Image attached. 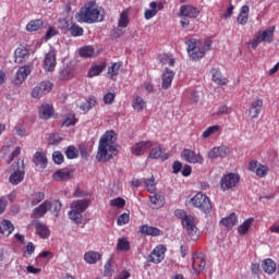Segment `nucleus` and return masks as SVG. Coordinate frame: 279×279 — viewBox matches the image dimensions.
I'll list each match as a JSON object with an SVG mask.
<instances>
[{
  "label": "nucleus",
  "mask_w": 279,
  "mask_h": 279,
  "mask_svg": "<svg viewBox=\"0 0 279 279\" xmlns=\"http://www.w3.org/2000/svg\"><path fill=\"white\" fill-rule=\"evenodd\" d=\"M117 156V133L107 131L99 140L96 159L98 162H108Z\"/></svg>",
  "instance_id": "nucleus-1"
},
{
  "label": "nucleus",
  "mask_w": 279,
  "mask_h": 279,
  "mask_svg": "<svg viewBox=\"0 0 279 279\" xmlns=\"http://www.w3.org/2000/svg\"><path fill=\"white\" fill-rule=\"evenodd\" d=\"M75 19L77 23H87L90 25L93 23H101L104 21V14H101V10L95 1H89L80 9Z\"/></svg>",
  "instance_id": "nucleus-2"
},
{
  "label": "nucleus",
  "mask_w": 279,
  "mask_h": 279,
  "mask_svg": "<svg viewBox=\"0 0 279 279\" xmlns=\"http://www.w3.org/2000/svg\"><path fill=\"white\" fill-rule=\"evenodd\" d=\"M88 206H90V199L88 198L74 201L69 211L70 219L80 226L82 223V214L86 213Z\"/></svg>",
  "instance_id": "nucleus-3"
},
{
  "label": "nucleus",
  "mask_w": 279,
  "mask_h": 279,
  "mask_svg": "<svg viewBox=\"0 0 279 279\" xmlns=\"http://www.w3.org/2000/svg\"><path fill=\"white\" fill-rule=\"evenodd\" d=\"M185 45H187V53L194 62H197L206 56V48L204 47V43L202 40L192 38L189 39Z\"/></svg>",
  "instance_id": "nucleus-4"
},
{
  "label": "nucleus",
  "mask_w": 279,
  "mask_h": 279,
  "mask_svg": "<svg viewBox=\"0 0 279 279\" xmlns=\"http://www.w3.org/2000/svg\"><path fill=\"white\" fill-rule=\"evenodd\" d=\"M194 208H199L205 215H208L213 211V203H210V198L206 196V194L198 192L191 199Z\"/></svg>",
  "instance_id": "nucleus-5"
},
{
  "label": "nucleus",
  "mask_w": 279,
  "mask_h": 279,
  "mask_svg": "<svg viewBox=\"0 0 279 279\" xmlns=\"http://www.w3.org/2000/svg\"><path fill=\"white\" fill-rule=\"evenodd\" d=\"M51 90H53V83L44 81L33 88L31 97H33V99H40V97H45V95H48Z\"/></svg>",
  "instance_id": "nucleus-6"
},
{
  "label": "nucleus",
  "mask_w": 279,
  "mask_h": 279,
  "mask_svg": "<svg viewBox=\"0 0 279 279\" xmlns=\"http://www.w3.org/2000/svg\"><path fill=\"white\" fill-rule=\"evenodd\" d=\"M182 226L185 228L189 236H191L192 241H197L199 236V230H197V227L195 226V218L191 215H187L182 220Z\"/></svg>",
  "instance_id": "nucleus-7"
},
{
  "label": "nucleus",
  "mask_w": 279,
  "mask_h": 279,
  "mask_svg": "<svg viewBox=\"0 0 279 279\" xmlns=\"http://www.w3.org/2000/svg\"><path fill=\"white\" fill-rule=\"evenodd\" d=\"M181 158L189 162L190 165H203L204 163V156L199 153H195V150L185 148L181 153Z\"/></svg>",
  "instance_id": "nucleus-8"
},
{
  "label": "nucleus",
  "mask_w": 279,
  "mask_h": 279,
  "mask_svg": "<svg viewBox=\"0 0 279 279\" xmlns=\"http://www.w3.org/2000/svg\"><path fill=\"white\" fill-rule=\"evenodd\" d=\"M13 169H16V171L10 175L9 182H11V184H21L25 178V166L23 160H19L15 165H13Z\"/></svg>",
  "instance_id": "nucleus-9"
},
{
  "label": "nucleus",
  "mask_w": 279,
  "mask_h": 279,
  "mask_svg": "<svg viewBox=\"0 0 279 279\" xmlns=\"http://www.w3.org/2000/svg\"><path fill=\"white\" fill-rule=\"evenodd\" d=\"M239 182H241V177H239V174L228 173L221 178L220 186L222 191H230V189H234Z\"/></svg>",
  "instance_id": "nucleus-10"
},
{
  "label": "nucleus",
  "mask_w": 279,
  "mask_h": 279,
  "mask_svg": "<svg viewBox=\"0 0 279 279\" xmlns=\"http://www.w3.org/2000/svg\"><path fill=\"white\" fill-rule=\"evenodd\" d=\"M153 147H154L153 141H142V142L135 143L131 147V154H133V156H144V154L148 151V149H151Z\"/></svg>",
  "instance_id": "nucleus-11"
},
{
  "label": "nucleus",
  "mask_w": 279,
  "mask_h": 279,
  "mask_svg": "<svg viewBox=\"0 0 279 279\" xmlns=\"http://www.w3.org/2000/svg\"><path fill=\"white\" fill-rule=\"evenodd\" d=\"M29 60V49L27 47L20 45L14 51V62L15 64H23Z\"/></svg>",
  "instance_id": "nucleus-12"
},
{
  "label": "nucleus",
  "mask_w": 279,
  "mask_h": 279,
  "mask_svg": "<svg viewBox=\"0 0 279 279\" xmlns=\"http://www.w3.org/2000/svg\"><path fill=\"white\" fill-rule=\"evenodd\" d=\"M167 252V247L165 245H157L149 255V262L155 263V265L160 264L165 260V253Z\"/></svg>",
  "instance_id": "nucleus-13"
},
{
  "label": "nucleus",
  "mask_w": 279,
  "mask_h": 279,
  "mask_svg": "<svg viewBox=\"0 0 279 279\" xmlns=\"http://www.w3.org/2000/svg\"><path fill=\"white\" fill-rule=\"evenodd\" d=\"M56 50L51 49L45 56L44 70L47 71V73H52V71H56Z\"/></svg>",
  "instance_id": "nucleus-14"
},
{
  "label": "nucleus",
  "mask_w": 279,
  "mask_h": 279,
  "mask_svg": "<svg viewBox=\"0 0 279 279\" xmlns=\"http://www.w3.org/2000/svg\"><path fill=\"white\" fill-rule=\"evenodd\" d=\"M248 171L256 172L258 178H265L269 173V167L258 163V161H251L248 163Z\"/></svg>",
  "instance_id": "nucleus-15"
},
{
  "label": "nucleus",
  "mask_w": 279,
  "mask_h": 279,
  "mask_svg": "<svg viewBox=\"0 0 279 279\" xmlns=\"http://www.w3.org/2000/svg\"><path fill=\"white\" fill-rule=\"evenodd\" d=\"M229 154L230 148L228 146L214 147L209 150L208 158H210V160H217V158H226Z\"/></svg>",
  "instance_id": "nucleus-16"
},
{
  "label": "nucleus",
  "mask_w": 279,
  "mask_h": 279,
  "mask_svg": "<svg viewBox=\"0 0 279 279\" xmlns=\"http://www.w3.org/2000/svg\"><path fill=\"white\" fill-rule=\"evenodd\" d=\"M179 16H185L187 19H197L199 16V11L197 8L191 4H184L180 8Z\"/></svg>",
  "instance_id": "nucleus-17"
},
{
  "label": "nucleus",
  "mask_w": 279,
  "mask_h": 279,
  "mask_svg": "<svg viewBox=\"0 0 279 279\" xmlns=\"http://www.w3.org/2000/svg\"><path fill=\"white\" fill-rule=\"evenodd\" d=\"M49 210H51V201H44L33 210V217H35V219H40V217H45Z\"/></svg>",
  "instance_id": "nucleus-18"
},
{
  "label": "nucleus",
  "mask_w": 279,
  "mask_h": 279,
  "mask_svg": "<svg viewBox=\"0 0 279 279\" xmlns=\"http://www.w3.org/2000/svg\"><path fill=\"white\" fill-rule=\"evenodd\" d=\"M148 158L151 160H169V154L165 151L162 146H157L150 149Z\"/></svg>",
  "instance_id": "nucleus-19"
},
{
  "label": "nucleus",
  "mask_w": 279,
  "mask_h": 279,
  "mask_svg": "<svg viewBox=\"0 0 279 279\" xmlns=\"http://www.w3.org/2000/svg\"><path fill=\"white\" fill-rule=\"evenodd\" d=\"M262 111H263V99L256 98L251 104V107L248 109V114L250 117H252V119H258Z\"/></svg>",
  "instance_id": "nucleus-20"
},
{
  "label": "nucleus",
  "mask_w": 279,
  "mask_h": 279,
  "mask_svg": "<svg viewBox=\"0 0 279 279\" xmlns=\"http://www.w3.org/2000/svg\"><path fill=\"white\" fill-rule=\"evenodd\" d=\"M174 77H175V72L169 70V68H166L161 76V80H162L161 86L163 90H169V88H171V84L173 83Z\"/></svg>",
  "instance_id": "nucleus-21"
},
{
  "label": "nucleus",
  "mask_w": 279,
  "mask_h": 279,
  "mask_svg": "<svg viewBox=\"0 0 279 279\" xmlns=\"http://www.w3.org/2000/svg\"><path fill=\"white\" fill-rule=\"evenodd\" d=\"M192 267L196 274H202L206 269V257L204 255L195 254L193 256Z\"/></svg>",
  "instance_id": "nucleus-22"
},
{
  "label": "nucleus",
  "mask_w": 279,
  "mask_h": 279,
  "mask_svg": "<svg viewBox=\"0 0 279 279\" xmlns=\"http://www.w3.org/2000/svg\"><path fill=\"white\" fill-rule=\"evenodd\" d=\"M275 33H276V26H269L265 31H259L257 35L259 36V40L262 43H268V45H270V43H274Z\"/></svg>",
  "instance_id": "nucleus-23"
},
{
  "label": "nucleus",
  "mask_w": 279,
  "mask_h": 279,
  "mask_svg": "<svg viewBox=\"0 0 279 279\" xmlns=\"http://www.w3.org/2000/svg\"><path fill=\"white\" fill-rule=\"evenodd\" d=\"M71 178H73V170L69 169H60L52 174V179L56 180V182H66V180H71Z\"/></svg>",
  "instance_id": "nucleus-24"
},
{
  "label": "nucleus",
  "mask_w": 279,
  "mask_h": 279,
  "mask_svg": "<svg viewBox=\"0 0 279 279\" xmlns=\"http://www.w3.org/2000/svg\"><path fill=\"white\" fill-rule=\"evenodd\" d=\"M39 118L44 119L45 121H48V119H51L53 117V113L56 112L53 107L49 104L41 105L38 109Z\"/></svg>",
  "instance_id": "nucleus-25"
},
{
  "label": "nucleus",
  "mask_w": 279,
  "mask_h": 279,
  "mask_svg": "<svg viewBox=\"0 0 279 279\" xmlns=\"http://www.w3.org/2000/svg\"><path fill=\"white\" fill-rule=\"evenodd\" d=\"M33 162L35 163V167H38L39 169H47V154L44 151H36L33 157Z\"/></svg>",
  "instance_id": "nucleus-26"
},
{
  "label": "nucleus",
  "mask_w": 279,
  "mask_h": 279,
  "mask_svg": "<svg viewBox=\"0 0 279 279\" xmlns=\"http://www.w3.org/2000/svg\"><path fill=\"white\" fill-rule=\"evenodd\" d=\"M29 73H32V69H29V65L21 66L15 74V84H21L22 82H25Z\"/></svg>",
  "instance_id": "nucleus-27"
},
{
  "label": "nucleus",
  "mask_w": 279,
  "mask_h": 279,
  "mask_svg": "<svg viewBox=\"0 0 279 279\" xmlns=\"http://www.w3.org/2000/svg\"><path fill=\"white\" fill-rule=\"evenodd\" d=\"M140 232L146 236H160V234H162V231L159 228L148 225L140 227Z\"/></svg>",
  "instance_id": "nucleus-28"
},
{
  "label": "nucleus",
  "mask_w": 279,
  "mask_h": 279,
  "mask_svg": "<svg viewBox=\"0 0 279 279\" xmlns=\"http://www.w3.org/2000/svg\"><path fill=\"white\" fill-rule=\"evenodd\" d=\"M150 207L154 210H158V208H162L165 206V196L162 194L156 193L153 196H149Z\"/></svg>",
  "instance_id": "nucleus-29"
},
{
  "label": "nucleus",
  "mask_w": 279,
  "mask_h": 279,
  "mask_svg": "<svg viewBox=\"0 0 279 279\" xmlns=\"http://www.w3.org/2000/svg\"><path fill=\"white\" fill-rule=\"evenodd\" d=\"M210 74L213 82H215V84H218V86H226L228 84V78L221 75V70L211 69Z\"/></svg>",
  "instance_id": "nucleus-30"
},
{
  "label": "nucleus",
  "mask_w": 279,
  "mask_h": 279,
  "mask_svg": "<svg viewBox=\"0 0 279 279\" xmlns=\"http://www.w3.org/2000/svg\"><path fill=\"white\" fill-rule=\"evenodd\" d=\"M13 232H14V225L12 223V221L8 219H3L0 222V233H2L3 236H10V234H12Z\"/></svg>",
  "instance_id": "nucleus-31"
},
{
  "label": "nucleus",
  "mask_w": 279,
  "mask_h": 279,
  "mask_svg": "<svg viewBox=\"0 0 279 279\" xmlns=\"http://www.w3.org/2000/svg\"><path fill=\"white\" fill-rule=\"evenodd\" d=\"M149 8L144 12V19H146V21H149L151 19H154V16H156L158 14V10H160V4H158V2L153 1L149 3Z\"/></svg>",
  "instance_id": "nucleus-32"
},
{
  "label": "nucleus",
  "mask_w": 279,
  "mask_h": 279,
  "mask_svg": "<svg viewBox=\"0 0 279 279\" xmlns=\"http://www.w3.org/2000/svg\"><path fill=\"white\" fill-rule=\"evenodd\" d=\"M34 226H35L36 234H38L40 239H47V236H49V228L47 227V225L36 220Z\"/></svg>",
  "instance_id": "nucleus-33"
},
{
  "label": "nucleus",
  "mask_w": 279,
  "mask_h": 279,
  "mask_svg": "<svg viewBox=\"0 0 279 279\" xmlns=\"http://www.w3.org/2000/svg\"><path fill=\"white\" fill-rule=\"evenodd\" d=\"M84 260L88 265H95L98 260H101V254L99 252L89 251L84 254Z\"/></svg>",
  "instance_id": "nucleus-34"
},
{
  "label": "nucleus",
  "mask_w": 279,
  "mask_h": 279,
  "mask_svg": "<svg viewBox=\"0 0 279 279\" xmlns=\"http://www.w3.org/2000/svg\"><path fill=\"white\" fill-rule=\"evenodd\" d=\"M247 21H250V7L243 5L238 15V23L240 25H245L247 24Z\"/></svg>",
  "instance_id": "nucleus-35"
},
{
  "label": "nucleus",
  "mask_w": 279,
  "mask_h": 279,
  "mask_svg": "<svg viewBox=\"0 0 279 279\" xmlns=\"http://www.w3.org/2000/svg\"><path fill=\"white\" fill-rule=\"evenodd\" d=\"M262 269L268 275L276 274V262L271 258L265 259L262 263Z\"/></svg>",
  "instance_id": "nucleus-36"
},
{
  "label": "nucleus",
  "mask_w": 279,
  "mask_h": 279,
  "mask_svg": "<svg viewBox=\"0 0 279 279\" xmlns=\"http://www.w3.org/2000/svg\"><path fill=\"white\" fill-rule=\"evenodd\" d=\"M238 219H236V214H230L228 217L222 218L220 220V223H222V226H225L226 228L232 229L234 228V226H236L238 223Z\"/></svg>",
  "instance_id": "nucleus-37"
},
{
  "label": "nucleus",
  "mask_w": 279,
  "mask_h": 279,
  "mask_svg": "<svg viewBox=\"0 0 279 279\" xmlns=\"http://www.w3.org/2000/svg\"><path fill=\"white\" fill-rule=\"evenodd\" d=\"M132 107L133 110H135L136 112H143V110L147 108V102H145V99H143V97L137 96L134 98Z\"/></svg>",
  "instance_id": "nucleus-38"
},
{
  "label": "nucleus",
  "mask_w": 279,
  "mask_h": 279,
  "mask_svg": "<svg viewBox=\"0 0 279 279\" xmlns=\"http://www.w3.org/2000/svg\"><path fill=\"white\" fill-rule=\"evenodd\" d=\"M142 183L148 193H156V178L154 175L149 179H142Z\"/></svg>",
  "instance_id": "nucleus-39"
},
{
  "label": "nucleus",
  "mask_w": 279,
  "mask_h": 279,
  "mask_svg": "<svg viewBox=\"0 0 279 279\" xmlns=\"http://www.w3.org/2000/svg\"><path fill=\"white\" fill-rule=\"evenodd\" d=\"M117 250L118 252H130V250H132V246L128 238L118 239Z\"/></svg>",
  "instance_id": "nucleus-40"
},
{
  "label": "nucleus",
  "mask_w": 279,
  "mask_h": 279,
  "mask_svg": "<svg viewBox=\"0 0 279 279\" xmlns=\"http://www.w3.org/2000/svg\"><path fill=\"white\" fill-rule=\"evenodd\" d=\"M254 223V218L246 219L242 225L238 228V233L243 236L246 232H250V228H252V225Z\"/></svg>",
  "instance_id": "nucleus-41"
},
{
  "label": "nucleus",
  "mask_w": 279,
  "mask_h": 279,
  "mask_svg": "<svg viewBox=\"0 0 279 279\" xmlns=\"http://www.w3.org/2000/svg\"><path fill=\"white\" fill-rule=\"evenodd\" d=\"M130 11L129 10H124L121 12L120 14V19L118 21V27H122L125 28L128 27V25H130Z\"/></svg>",
  "instance_id": "nucleus-42"
},
{
  "label": "nucleus",
  "mask_w": 279,
  "mask_h": 279,
  "mask_svg": "<svg viewBox=\"0 0 279 279\" xmlns=\"http://www.w3.org/2000/svg\"><path fill=\"white\" fill-rule=\"evenodd\" d=\"M121 62L112 63L108 69V75H110L111 80L116 81L117 75H119V71L121 70Z\"/></svg>",
  "instance_id": "nucleus-43"
},
{
  "label": "nucleus",
  "mask_w": 279,
  "mask_h": 279,
  "mask_svg": "<svg viewBox=\"0 0 279 279\" xmlns=\"http://www.w3.org/2000/svg\"><path fill=\"white\" fill-rule=\"evenodd\" d=\"M69 32L71 34V36H73V38H77L80 36H84V28L75 23H73L70 27H69Z\"/></svg>",
  "instance_id": "nucleus-44"
},
{
  "label": "nucleus",
  "mask_w": 279,
  "mask_h": 279,
  "mask_svg": "<svg viewBox=\"0 0 279 279\" xmlns=\"http://www.w3.org/2000/svg\"><path fill=\"white\" fill-rule=\"evenodd\" d=\"M97 100L95 98H89L80 105V110L88 112V110H93V108H95Z\"/></svg>",
  "instance_id": "nucleus-45"
},
{
  "label": "nucleus",
  "mask_w": 279,
  "mask_h": 279,
  "mask_svg": "<svg viewBox=\"0 0 279 279\" xmlns=\"http://www.w3.org/2000/svg\"><path fill=\"white\" fill-rule=\"evenodd\" d=\"M159 62L161 64H169V66H175V59L169 53L160 54Z\"/></svg>",
  "instance_id": "nucleus-46"
},
{
  "label": "nucleus",
  "mask_w": 279,
  "mask_h": 279,
  "mask_svg": "<svg viewBox=\"0 0 279 279\" xmlns=\"http://www.w3.org/2000/svg\"><path fill=\"white\" fill-rule=\"evenodd\" d=\"M43 27V21L40 20H33L27 23L26 31L27 32H38Z\"/></svg>",
  "instance_id": "nucleus-47"
},
{
  "label": "nucleus",
  "mask_w": 279,
  "mask_h": 279,
  "mask_svg": "<svg viewBox=\"0 0 279 279\" xmlns=\"http://www.w3.org/2000/svg\"><path fill=\"white\" fill-rule=\"evenodd\" d=\"M104 69H106V64L92 65L87 73V77H96V75H100Z\"/></svg>",
  "instance_id": "nucleus-48"
},
{
  "label": "nucleus",
  "mask_w": 279,
  "mask_h": 279,
  "mask_svg": "<svg viewBox=\"0 0 279 279\" xmlns=\"http://www.w3.org/2000/svg\"><path fill=\"white\" fill-rule=\"evenodd\" d=\"M78 53L82 58H93L95 56V48L93 46H85L80 49Z\"/></svg>",
  "instance_id": "nucleus-49"
},
{
  "label": "nucleus",
  "mask_w": 279,
  "mask_h": 279,
  "mask_svg": "<svg viewBox=\"0 0 279 279\" xmlns=\"http://www.w3.org/2000/svg\"><path fill=\"white\" fill-rule=\"evenodd\" d=\"M221 130L220 125H213L207 128L206 131L203 132L202 137L203 138H210V136H213V134H217V132H219Z\"/></svg>",
  "instance_id": "nucleus-50"
},
{
  "label": "nucleus",
  "mask_w": 279,
  "mask_h": 279,
  "mask_svg": "<svg viewBox=\"0 0 279 279\" xmlns=\"http://www.w3.org/2000/svg\"><path fill=\"white\" fill-rule=\"evenodd\" d=\"M65 156L69 160H74L80 156V150L75 146H69L65 150Z\"/></svg>",
  "instance_id": "nucleus-51"
},
{
  "label": "nucleus",
  "mask_w": 279,
  "mask_h": 279,
  "mask_svg": "<svg viewBox=\"0 0 279 279\" xmlns=\"http://www.w3.org/2000/svg\"><path fill=\"white\" fill-rule=\"evenodd\" d=\"M43 199H45V192H35L32 195L31 206H38Z\"/></svg>",
  "instance_id": "nucleus-52"
},
{
  "label": "nucleus",
  "mask_w": 279,
  "mask_h": 279,
  "mask_svg": "<svg viewBox=\"0 0 279 279\" xmlns=\"http://www.w3.org/2000/svg\"><path fill=\"white\" fill-rule=\"evenodd\" d=\"M185 99H187L190 104H197V101H199V94L195 90L187 92L185 94Z\"/></svg>",
  "instance_id": "nucleus-53"
},
{
  "label": "nucleus",
  "mask_w": 279,
  "mask_h": 279,
  "mask_svg": "<svg viewBox=\"0 0 279 279\" xmlns=\"http://www.w3.org/2000/svg\"><path fill=\"white\" fill-rule=\"evenodd\" d=\"M77 123V119L74 113H70L62 123L63 128H71V125H75Z\"/></svg>",
  "instance_id": "nucleus-54"
},
{
  "label": "nucleus",
  "mask_w": 279,
  "mask_h": 279,
  "mask_svg": "<svg viewBox=\"0 0 279 279\" xmlns=\"http://www.w3.org/2000/svg\"><path fill=\"white\" fill-rule=\"evenodd\" d=\"M110 206L113 208H124L125 207V199L122 197H117L110 201Z\"/></svg>",
  "instance_id": "nucleus-55"
},
{
  "label": "nucleus",
  "mask_w": 279,
  "mask_h": 279,
  "mask_svg": "<svg viewBox=\"0 0 279 279\" xmlns=\"http://www.w3.org/2000/svg\"><path fill=\"white\" fill-rule=\"evenodd\" d=\"M73 77V73L69 69H63L59 73V80L61 82H65L66 80H71Z\"/></svg>",
  "instance_id": "nucleus-56"
},
{
  "label": "nucleus",
  "mask_w": 279,
  "mask_h": 279,
  "mask_svg": "<svg viewBox=\"0 0 279 279\" xmlns=\"http://www.w3.org/2000/svg\"><path fill=\"white\" fill-rule=\"evenodd\" d=\"M118 226H126V223H130V214L124 213L118 217L117 220Z\"/></svg>",
  "instance_id": "nucleus-57"
},
{
  "label": "nucleus",
  "mask_w": 279,
  "mask_h": 279,
  "mask_svg": "<svg viewBox=\"0 0 279 279\" xmlns=\"http://www.w3.org/2000/svg\"><path fill=\"white\" fill-rule=\"evenodd\" d=\"M114 274V269H112V260L109 259L108 262H106L105 264V276L107 278H110V276H112Z\"/></svg>",
  "instance_id": "nucleus-58"
},
{
  "label": "nucleus",
  "mask_w": 279,
  "mask_h": 279,
  "mask_svg": "<svg viewBox=\"0 0 279 279\" xmlns=\"http://www.w3.org/2000/svg\"><path fill=\"white\" fill-rule=\"evenodd\" d=\"M117 98V94L116 93H107L102 100L104 104H106L107 106H110V104H113L114 99Z\"/></svg>",
  "instance_id": "nucleus-59"
},
{
  "label": "nucleus",
  "mask_w": 279,
  "mask_h": 279,
  "mask_svg": "<svg viewBox=\"0 0 279 279\" xmlns=\"http://www.w3.org/2000/svg\"><path fill=\"white\" fill-rule=\"evenodd\" d=\"M52 160L56 165H62L64 162V155L61 151H54L52 154Z\"/></svg>",
  "instance_id": "nucleus-60"
},
{
  "label": "nucleus",
  "mask_w": 279,
  "mask_h": 279,
  "mask_svg": "<svg viewBox=\"0 0 279 279\" xmlns=\"http://www.w3.org/2000/svg\"><path fill=\"white\" fill-rule=\"evenodd\" d=\"M60 143H62L60 134L54 133L50 135L49 145H60Z\"/></svg>",
  "instance_id": "nucleus-61"
},
{
  "label": "nucleus",
  "mask_w": 279,
  "mask_h": 279,
  "mask_svg": "<svg viewBox=\"0 0 279 279\" xmlns=\"http://www.w3.org/2000/svg\"><path fill=\"white\" fill-rule=\"evenodd\" d=\"M51 208H52V211L54 213L56 217H58V213H60V210H62V203H60V201H53L51 203Z\"/></svg>",
  "instance_id": "nucleus-62"
},
{
  "label": "nucleus",
  "mask_w": 279,
  "mask_h": 279,
  "mask_svg": "<svg viewBox=\"0 0 279 279\" xmlns=\"http://www.w3.org/2000/svg\"><path fill=\"white\" fill-rule=\"evenodd\" d=\"M230 112H232V109L230 107L223 105L218 108V111L216 114H218V116L219 114H230Z\"/></svg>",
  "instance_id": "nucleus-63"
},
{
  "label": "nucleus",
  "mask_w": 279,
  "mask_h": 279,
  "mask_svg": "<svg viewBox=\"0 0 279 279\" xmlns=\"http://www.w3.org/2000/svg\"><path fill=\"white\" fill-rule=\"evenodd\" d=\"M57 35H58V32L56 31V28L49 27L47 33H46L45 39L46 40H51V38H53V36H57Z\"/></svg>",
  "instance_id": "nucleus-64"
}]
</instances>
